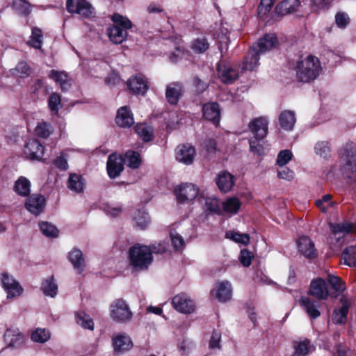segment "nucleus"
<instances>
[{"label": "nucleus", "mask_w": 356, "mask_h": 356, "mask_svg": "<svg viewBox=\"0 0 356 356\" xmlns=\"http://www.w3.org/2000/svg\"><path fill=\"white\" fill-rule=\"evenodd\" d=\"M54 163L56 168L61 170H66L68 168L67 157L63 154L54 160Z\"/></svg>", "instance_id": "774afa93"}, {"label": "nucleus", "mask_w": 356, "mask_h": 356, "mask_svg": "<svg viewBox=\"0 0 356 356\" xmlns=\"http://www.w3.org/2000/svg\"><path fill=\"white\" fill-rule=\"evenodd\" d=\"M218 73L222 82L226 84H231L238 78L237 69L230 65H218Z\"/></svg>", "instance_id": "a211bd4d"}, {"label": "nucleus", "mask_w": 356, "mask_h": 356, "mask_svg": "<svg viewBox=\"0 0 356 356\" xmlns=\"http://www.w3.org/2000/svg\"><path fill=\"white\" fill-rule=\"evenodd\" d=\"M184 92V88L181 83L172 82L166 87L165 98L170 104L176 105Z\"/></svg>", "instance_id": "2eb2a0df"}, {"label": "nucleus", "mask_w": 356, "mask_h": 356, "mask_svg": "<svg viewBox=\"0 0 356 356\" xmlns=\"http://www.w3.org/2000/svg\"><path fill=\"white\" fill-rule=\"evenodd\" d=\"M130 91L136 95H145L148 90L147 81L142 74L132 76L127 81Z\"/></svg>", "instance_id": "4468645a"}, {"label": "nucleus", "mask_w": 356, "mask_h": 356, "mask_svg": "<svg viewBox=\"0 0 356 356\" xmlns=\"http://www.w3.org/2000/svg\"><path fill=\"white\" fill-rule=\"evenodd\" d=\"M330 228L333 234V236L330 237V243H332V240H335L337 243H339L341 235L343 237L345 234L350 233L351 231V224L348 222L334 223L331 224Z\"/></svg>", "instance_id": "c756f323"}, {"label": "nucleus", "mask_w": 356, "mask_h": 356, "mask_svg": "<svg viewBox=\"0 0 356 356\" xmlns=\"http://www.w3.org/2000/svg\"><path fill=\"white\" fill-rule=\"evenodd\" d=\"M124 160L121 155L112 154L108 156L106 168L110 178L118 177L124 170Z\"/></svg>", "instance_id": "f8f14e48"}, {"label": "nucleus", "mask_w": 356, "mask_h": 356, "mask_svg": "<svg viewBox=\"0 0 356 356\" xmlns=\"http://www.w3.org/2000/svg\"><path fill=\"white\" fill-rule=\"evenodd\" d=\"M327 282L337 293L334 297H337L346 289L345 283L337 276L329 275Z\"/></svg>", "instance_id": "de8ad7c7"}, {"label": "nucleus", "mask_w": 356, "mask_h": 356, "mask_svg": "<svg viewBox=\"0 0 356 356\" xmlns=\"http://www.w3.org/2000/svg\"><path fill=\"white\" fill-rule=\"evenodd\" d=\"M56 83L59 84L63 91L67 90L72 84V79L68 74L63 71L52 70L49 75Z\"/></svg>", "instance_id": "a878e982"}, {"label": "nucleus", "mask_w": 356, "mask_h": 356, "mask_svg": "<svg viewBox=\"0 0 356 356\" xmlns=\"http://www.w3.org/2000/svg\"><path fill=\"white\" fill-rule=\"evenodd\" d=\"M2 284L8 298L17 297L22 293L23 289L19 283L7 273L2 274Z\"/></svg>", "instance_id": "dca6fc26"}, {"label": "nucleus", "mask_w": 356, "mask_h": 356, "mask_svg": "<svg viewBox=\"0 0 356 356\" xmlns=\"http://www.w3.org/2000/svg\"><path fill=\"white\" fill-rule=\"evenodd\" d=\"M221 339V333L217 331H214L212 333L209 341V348L211 349L220 348V342Z\"/></svg>", "instance_id": "338daca9"}, {"label": "nucleus", "mask_w": 356, "mask_h": 356, "mask_svg": "<svg viewBox=\"0 0 356 356\" xmlns=\"http://www.w3.org/2000/svg\"><path fill=\"white\" fill-rule=\"evenodd\" d=\"M42 233L47 237H56L58 235V229L51 223L42 222L40 223Z\"/></svg>", "instance_id": "5fc2aeb1"}, {"label": "nucleus", "mask_w": 356, "mask_h": 356, "mask_svg": "<svg viewBox=\"0 0 356 356\" xmlns=\"http://www.w3.org/2000/svg\"><path fill=\"white\" fill-rule=\"evenodd\" d=\"M172 305L177 312L183 314H191L195 309L194 301L186 293H179L174 296Z\"/></svg>", "instance_id": "1a4fd4ad"}, {"label": "nucleus", "mask_w": 356, "mask_h": 356, "mask_svg": "<svg viewBox=\"0 0 356 356\" xmlns=\"http://www.w3.org/2000/svg\"><path fill=\"white\" fill-rule=\"evenodd\" d=\"M135 131L144 141L152 140L153 129L151 126L147 124H138L135 127Z\"/></svg>", "instance_id": "79ce46f5"}, {"label": "nucleus", "mask_w": 356, "mask_h": 356, "mask_svg": "<svg viewBox=\"0 0 356 356\" xmlns=\"http://www.w3.org/2000/svg\"><path fill=\"white\" fill-rule=\"evenodd\" d=\"M5 340L10 346L19 347L24 342V336L18 330L8 329L4 334Z\"/></svg>", "instance_id": "f704fd0d"}, {"label": "nucleus", "mask_w": 356, "mask_h": 356, "mask_svg": "<svg viewBox=\"0 0 356 356\" xmlns=\"http://www.w3.org/2000/svg\"><path fill=\"white\" fill-rule=\"evenodd\" d=\"M340 154L342 175L356 193V151L352 144L346 145Z\"/></svg>", "instance_id": "f03ea898"}, {"label": "nucleus", "mask_w": 356, "mask_h": 356, "mask_svg": "<svg viewBox=\"0 0 356 356\" xmlns=\"http://www.w3.org/2000/svg\"><path fill=\"white\" fill-rule=\"evenodd\" d=\"M116 124L121 127H130L134 123V117L129 108L124 106L120 108L115 118Z\"/></svg>", "instance_id": "b1692460"}, {"label": "nucleus", "mask_w": 356, "mask_h": 356, "mask_svg": "<svg viewBox=\"0 0 356 356\" xmlns=\"http://www.w3.org/2000/svg\"><path fill=\"white\" fill-rule=\"evenodd\" d=\"M45 205L44 197L38 194H33L26 201V209L32 214L38 216L42 212Z\"/></svg>", "instance_id": "aec40b11"}, {"label": "nucleus", "mask_w": 356, "mask_h": 356, "mask_svg": "<svg viewBox=\"0 0 356 356\" xmlns=\"http://www.w3.org/2000/svg\"><path fill=\"white\" fill-rule=\"evenodd\" d=\"M48 107L54 115H57L61 108V97L58 93L52 92L48 99Z\"/></svg>", "instance_id": "a18cd8bd"}, {"label": "nucleus", "mask_w": 356, "mask_h": 356, "mask_svg": "<svg viewBox=\"0 0 356 356\" xmlns=\"http://www.w3.org/2000/svg\"><path fill=\"white\" fill-rule=\"evenodd\" d=\"M259 55L256 47H252L251 51L242 63L241 68L243 70H253L259 65Z\"/></svg>", "instance_id": "2f4dec72"}, {"label": "nucleus", "mask_w": 356, "mask_h": 356, "mask_svg": "<svg viewBox=\"0 0 356 356\" xmlns=\"http://www.w3.org/2000/svg\"><path fill=\"white\" fill-rule=\"evenodd\" d=\"M226 236L227 238H229L236 243L243 245H247L250 242V236L248 234H240L234 232H229L226 233Z\"/></svg>", "instance_id": "bf43d9fd"}, {"label": "nucleus", "mask_w": 356, "mask_h": 356, "mask_svg": "<svg viewBox=\"0 0 356 356\" xmlns=\"http://www.w3.org/2000/svg\"><path fill=\"white\" fill-rule=\"evenodd\" d=\"M268 120L266 117H258L252 120L248 128L253 134L254 138L249 140L251 151L259 153L261 146L259 141L263 140L268 134Z\"/></svg>", "instance_id": "20e7f679"}, {"label": "nucleus", "mask_w": 356, "mask_h": 356, "mask_svg": "<svg viewBox=\"0 0 356 356\" xmlns=\"http://www.w3.org/2000/svg\"><path fill=\"white\" fill-rule=\"evenodd\" d=\"M309 293L318 300H326L329 296V289L326 282L322 278L313 280L310 283Z\"/></svg>", "instance_id": "9b49d317"}, {"label": "nucleus", "mask_w": 356, "mask_h": 356, "mask_svg": "<svg viewBox=\"0 0 356 356\" xmlns=\"http://www.w3.org/2000/svg\"><path fill=\"white\" fill-rule=\"evenodd\" d=\"M41 289L44 294L47 296H49L51 298L56 296L58 291V286L57 284L55 282L53 276L45 279L42 282Z\"/></svg>", "instance_id": "c9c22d12"}, {"label": "nucleus", "mask_w": 356, "mask_h": 356, "mask_svg": "<svg viewBox=\"0 0 356 356\" xmlns=\"http://www.w3.org/2000/svg\"><path fill=\"white\" fill-rule=\"evenodd\" d=\"M300 305L311 319H316L321 316L320 304L307 296H302L299 300Z\"/></svg>", "instance_id": "6ab92c4d"}, {"label": "nucleus", "mask_w": 356, "mask_h": 356, "mask_svg": "<svg viewBox=\"0 0 356 356\" xmlns=\"http://www.w3.org/2000/svg\"><path fill=\"white\" fill-rule=\"evenodd\" d=\"M202 113L206 120L211 121L214 124L219 123L220 108L217 103L211 102L204 104L202 106Z\"/></svg>", "instance_id": "393cba45"}, {"label": "nucleus", "mask_w": 356, "mask_h": 356, "mask_svg": "<svg viewBox=\"0 0 356 356\" xmlns=\"http://www.w3.org/2000/svg\"><path fill=\"white\" fill-rule=\"evenodd\" d=\"M13 8L22 15H29L31 13V5L24 0H13Z\"/></svg>", "instance_id": "13d9d810"}, {"label": "nucleus", "mask_w": 356, "mask_h": 356, "mask_svg": "<svg viewBox=\"0 0 356 356\" xmlns=\"http://www.w3.org/2000/svg\"><path fill=\"white\" fill-rule=\"evenodd\" d=\"M123 160L124 163L133 169L138 168L141 163L139 154L134 151H127Z\"/></svg>", "instance_id": "37998d69"}, {"label": "nucleus", "mask_w": 356, "mask_h": 356, "mask_svg": "<svg viewBox=\"0 0 356 356\" xmlns=\"http://www.w3.org/2000/svg\"><path fill=\"white\" fill-rule=\"evenodd\" d=\"M292 153L289 149L281 151L277 156V163L280 167H283L289 163L292 158Z\"/></svg>", "instance_id": "052dcab7"}, {"label": "nucleus", "mask_w": 356, "mask_h": 356, "mask_svg": "<svg viewBox=\"0 0 356 356\" xmlns=\"http://www.w3.org/2000/svg\"><path fill=\"white\" fill-rule=\"evenodd\" d=\"M53 129L50 124L42 122L38 124L35 134L38 137L47 138L52 133Z\"/></svg>", "instance_id": "6e6d98bb"}, {"label": "nucleus", "mask_w": 356, "mask_h": 356, "mask_svg": "<svg viewBox=\"0 0 356 356\" xmlns=\"http://www.w3.org/2000/svg\"><path fill=\"white\" fill-rule=\"evenodd\" d=\"M278 44L276 35L273 33L266 34L263 38H260L257 43L252 47L257 48V51L261 54L267 51L271 50Z\"/></svg>", "instance_id": "4be33fe9"}, {"label": "nucleus", "mask_w": 356, "mask_h": 356, "mask_svg": "<svg viewBox=\"0 0 356 356\" xmlns=\"http://www.w3.org/2000/svg\"><path fill=\"white\" fill-rule=\"evenodd\" d=\"M341 259L344 264L356 267V246H349L344 249L341 254Z\"/></svg>", "instance_id": "4c0bfd02"}, {"label": "nucleus", "mask_w": 356, "mask_h": 356, "mask_svg": "<svg viewBox=\"0 0 356 356\" xmlns=\"http://www.w3.org/2000/svg\"><path fill=\"white\" fill-rule=\"evenodd\" d=\"M298 252L305 258L312 259L318 256L314 242L308 236H302L297 241Z\"/></svg>", "instance_id": "9d476101"}, {"label": "nucleus", "mask_w": 356, "mask_h": 356, "mask_svg": "<svg viewBox=\"0 0 356 356\" xmlns=\"http://www.w3.org/2000/svg\"><path fill=\"white\" fill-rule=\"evenodd\" d=\"M205 206L208 211L218 215L222 214V205L219 200L213 197H209L205 199Z\"/></svg>", "instance_id": "09e8293b"}, {"label": "nucleus", "mask_w": 356, "mask_h": 356, "mask_svg": "<svg viewBox=\"0 0 356 356\" xmlns=\"http://www.w3.org/2000/svg\"><path fill=\"white\" fill-rule=\"evenodd\" d=\"M196 155L193 146L189 144L181 145L176 148V159L185 165L191 164Z\"/></svg>", "instance_id": "ddd939ff"}, {"label": "nucleus", "mask_w": 356, "mask_h": 356, "mask_svg": "<svg viewBox=\"0 0 356 356\" xmlns=\"http://www.w3.org/2000/svg\"><path fill=\"white\" fill-rule=\"evenodd\" d=\"M111 316L118 322L124 323L131 320L132 313L122 299H118L111 305Z\"/></svg>", "instance_id": "0eeeda50"}, {"label": "nucleus", "mask_w": 356, "mask_h": 356, "mask_svg": "<svg viewBox=\"0 0 356 356\" xmlns=\"http://www.w3.org/2000/svg\"><path fill=\"white\" fill-rule=\"evenodd\" d=\"M112 344L114 352L116 353H123L129 350L133 346L131 338L125 334H117L113 335Z\"/></svg>", "instance_id": "f3484780"}, {"label": "nucleus", "mask_w": 356, "mask_h": 356, "mask_svg": "<svg viewBox=\"0 0 356 356\" xmlns=\"http://www.w3.org/2000/svg\"><path fill=\"white\" fill-rule=\"evenodd\" d=\"M199 191V188L191 183L181 184L174 190L177 200L181 204L193 201L197 197Z\"/></svg>", "instance_id": "423d86ee"}, {"label": "nucleus", "mask_w": 356, "mask_h": 356, "mask_svg": "<svg viewBox=\"0 0 356 356\" xmlns=\"http://www.w3.org/2000/svg\"><path fill=\"white\" fill-rule=\"evenodd\" d=\"M253 257L250 251L247 249H243L241 251L239 259L243 266L248 267L251 265Z\"/></svg>", "instance_id": "680f3d73"}, {"label": "nucleus", "mask_w": 356, "mask_h": 356, "mask_svg": "<svg viewBox=\"0 0 356 356\" xmlns=\"http://www.w3.org/2000/svg\"><path fill=\"white\" fill-rule=\"evenodd\" d=\"M112 19L116 25L108 29V38L113 43L120 44L126 39L127 29L131 27V22L127 17L118 13L113 15Z\"/></svg>", "instance_id": "39448f33"}, {"label": "nucleus", "mask_w": 356, "mask_h": 356, "mask_svg": "<svg viewBox=\"0 0 356 356\" xmlns=\"http://www.w3.org/2000/svg\"><path fill=\"white\" fill-rule=\"evenodd\" d=\"M69 260L73 265L74 268L81 273L83 271L85 267V259L83 256L82 252L76 248H74L69 252Z\"/></svg>", "instance_id": "473e14b6"}, {"label": "nucleus", "mask_w": 356, "mask_h": 356, "mask_svg": "<svg viewBox=\"0 0 356 356\" xmlns=\"http://www.w3.org/2000/svg\"><path fill=\"white\" fill-rule=\"evenodd\" d=\"M322 67L319 59L312 55L302 57L297 61L296 72L297 79L303 83L315 80L321 72Z\"/></svg>", "instance_id": "f257e3e1"}, {"label": "nucleus", "mask_w": 356, "mask_h": 356, "mask_svg": "<svg viewBox=\"0 0 356 356\" xmlns=\"http://www.w3.org/2000/svg\"><path fill=\"white\" fill-rule=\"evenodd\" d=\"M150 249L151 255L152 254H163L167 250L168 244L165 242L154 243L148 246Z\"/></svg>", "instance_id": "0e129e2a"}, {"label": "nucleus", "mask_w": 356, "mask_h": 356, "mask_svg": "<svg viewBox=\"0 0 356 356\" xmlns=\"http://www.w3.org/2000/svg\"><path fill=\"white\" fill-rule=\"evenodd\" d=\"M300 5V0H284L275 6V10L278 15H285L296 11Z\"/></svg>", "instance_id": "c85d7f7f"}, {"label": "nucleus", "mask_w": 356, "mask_h": 356, "mask_svg": "<svg viewBox=\"0 0 356 356\" xmlns=\"http://www.w3.org/2000/svg\"><path fill=\"white\" fill-rule=\"evenodd\" d=\"M222 213L235 215L241 208V202L238 198L232 197L221 203Z\"/></svg>", "instance_id": "7c9ffc66"}, {"label": "nucleus", "mask_w": 356, "mask_h": 356, "mask_svg": "<svg viewBox=\"0 0 356 356\" xmlns=\"http://www.w3.org/2000/svg\"><path fill=\"white\" fill-rule=\"evenodd\" d=\"M84 181L81 175L76 174H70L67 180V187L70 190L81 193L83 191Z\"/></svg>", "instance_id": "e433bc0d"}, {"label": "nucleus", "mask_w": 356, "mask_h": 356, "mask_svg": "<svg viewBox=\"0 0 356 356\" xmlns=\"http://www.w3.org/2000/svg\"><path fill=\"white\" fill-rule=\"evenodd\" d=\"M42 39L43 35L42 30L38 27H33L27 44L35 49H40L42 47Z\"/></svg>", "instance_id": "58836bf2"}, {"label": "nucleus", "mask_w": 356, "mask_h": 356, "mask_svg": "<svg viewBox=\"0 0 356 356\" xmlns=\"http://www.w3.org/2000/svg\"><path fill=\"white\" fill-rule=\"evenodd\" d=\"M232 286L228 281L219 283L216 288V296L220 302H226L231 299Z\"/></svg>", "instance_id": "72a5a7b5"}, {"label": "nucleus", "mask_w": 356, "mask_h": 356, "mask_svg": "<svg viewBox=\"0 0 356 356\" xmlns=\"http://www.w3.org/2000/svg\"><path fill=\"white\" fill-rule=\"evenodd\" d=\"M66 6L68 12L77 13L83 17L89 18L95 15V8L86 0H67Z\"/></svg>", "instance_id": "6e6552de"}, {"label": "nucleus", "mask_w": 356, "mask_h": 356, "mask_svg": "<svg viewBox=\"0 0 356 356\" xmlns=\"http://www.w3.org/2000/svg\"><path fill=\"white\" fill-rule=\"evenodd\" d=\"M170 238L172 244L175 250H181L184 247V238L178 233H171Z\"/></svg>", "instance_id": "e2e57ef3"}, {"label": "nucleus", "mask_w": 356, "mask_h": 356, "mask_svg": "<svg viewBox=\"0 0 356 356\" xmlns=\"http://www.w3.org/2000/svg\"><path fill=\"white\" fill-rule=\"evenodd\" d=\"M278 120L280 127L286 131H291L296 121L295 113L290 110L282 111Z\"/></svg>", "instance_id": "cd10ccee"}, {"label": "nucleus", "mask_w": 356, "mask_h": 356, "mask_svg": "<svg viewBox=\"0 0 356 356\" xmlns=\"http://www.w3.org/2000/svg\"><path fill=\"white\" fill-rule=\"evenodd\" d=\"M277 176L279 178L286 180H291L294 177V172L286 167H280L277 171Z\"/></svg>", "instance_id": "69168bd1"}, {"label": "nucleus", "mask_w": 356, "mask_h": 356, "mask_svg": "<svg viewBox=\"0 0 356 356\" xmlns=\"http://www.w3.org/2000/svg\"><path fill=\"white\" fill-rule=\"evenodd\" d=\"M294 353L292 356H306L312 351V346L307 339L302 341H296L293 345Z\"/></svg>", "instance_id": "ea45409f"}, {"label": "nucleus", "mask_w": 356, "mask_h": 356, "mask_svg": "<svg viewBox=\"0 0 356 356\" xmlns=\"http://www.w3.org/2000/svg\"><path fill=\"white\" fill-rule=\"evenodd\" d=\"M30 181L25 177H19L15 184V191L21 196H27L30 193Z\"/></svg>", "instance_id": "a19ab883"}, {"label": "nucleus", "mask_w": 356, "mask_h": 356, "mask_svg": "<svg viewBox=\"0 0 356 356\" xmlns=\"http://www.w3.org/2000/svg\"><path fill=\"white\" fill-rule=\"evenodd\" d=\"M50 338V333L46 329L38 328L31 334V339L37 343H44Z\"/></svg>", "instance_id": "603ef678"}, {"label": "nucleus", "mask_w": 356, "mask_h": 356, "mask_svg": "<svg viewBox=\"0 0 356 356\" xmlns=\"http://www.w3.org/2000/svg\"><path fill=\"white\" fill-rule=\"evenodd\" d=\"M191 47L195 53L202 54L209 48V43L206 38H198L192 42Z\"/></svg>", "instance_id": "49530a36"}, {"label": "nucleus", "mask_w": 356, "mask_h": 356, "mask_svg": "<svg viewBox=\"0 0 356 356\" xmlns=\"http://www.w3.org/2000/svg\"><path fill=\"white\" fill-rule=\"evenodd\" d=\"M13 74L21 78H26L31 74V68L26 62L20 61L13 70Z\"/></svg>", "instance_id": "4d7b16f0"}, {"label": "nucleus", "mask_w": 356, "mask_h": 356, "mask_svg": "<svg viewBox=\"0 0 356 356\" xmlns=\"http://www.w3.org/2000/svg\"><path fill=\"white\" fill-rule=\"evenodd\" d=\"M129 259L131 266L136 270L147 269L153 261L149 248L147 245L140 244L130 248Z\"/></svg>", "instance_id": "7ed1b4c3"}, {"label": "nucleus", "mask_w": 356, "mask_h": 356, "mask_svg": "<svg viewBox=\"0 0 356 356\" xmlns=\"http://www.w3.org/2000/svg\"><path fill=\"white\" fill-rule=\"evenodd\" d=\"M76 323L84 329L92 330L94 329V323L92 319L84 312L76 313Z\"/></svg>", "instance_id": "c03bdc74"}, {"label": "nucleus", "mask_w": 356, "mask_h": 356, "mask_svg": "<svg viewBox=\"0 0 356 356\" xmlns=\"http://www.w3.org/2000/svg\"><path fill=\"white\" fill-rule=\"evenodd\" d=\"M340 302L341 307L339 309H335L333 312L332 320L334 324H343L345 323L347 318V314L350 306V301L349 299L343 296Z\"/></svg>", "instance_id": "412c9836"}, {"label": "nucleus", "mask_w": 356, "mask_h": 356, "mask_svg": "<svg viewBox=\"0 0 356 356\" xmlns=\"http://www.w3.org/2000/svg\"><path fill=\"white\" fill-rule=\"evenodd\" d=\"M315 152L322 158L327 159L330 156L331 149L327 142H318L314 147Z\"/></svg>", "instance_id": "3c124183"}, {"label": "nucleus", "mask_w": 356, "mask_h": 356, "mask_svg": "<svg viewBox=\"0 0 356 356\" xmlns=\"http://www.w3.org/2000/svg\"><path fill=\"white\" fill-rule=\"evenodd\" d=\"M216 184L223 193L229 192L234 184V177L228 172H222L216 178Z\"/></svg>", "instance_id": "bb28decb"}, {"label": "nucleus", "mask_w": 356, "mask_h": 356, "mask_svg": "<svg viewBox=\"0 0 356 356\" xmlns=\"http://www.w3.org/2000/svg\"><path fill=\"white\" fill-rule=\"evenodd\" d=\"M331 195L329 194L324 195L321 199L316 201V205L319 209L326 213L330 208L334 207L336 204L335 202L331 200Z\"/></svg>", "instance_id": "8fccbe9b"}, {"label": "nucleus", "mask_w": 356, "mask_h": 356, "mask_svg": "<svg viewBox=\"0 0 356 356\" xmlns=\"http://www.w3.org/2000/svg\"><path fill=\"white\" fill-rule=\"evenodd\" d=\"M136 225L140 229H145L149 222L148 214L144 211L138 210L134 216Z\"/></svg>", "instance_id": "864d4df0"}, {"label": "nucleus", "mask_w": 356, "mask_h": 356, "mask_svg": "<svg viewBox=\"0 0 356 356\" xmlns=\"http://www.w3.org/2000/svg\"><path fill=\"white\" fill-rule=\"evenodd\" d=\"M44 147L37 140H29L24 148V154L31 160H40L44 154Z\"/></svg>", "instance_id": "5701e85b"}]
</instances>
